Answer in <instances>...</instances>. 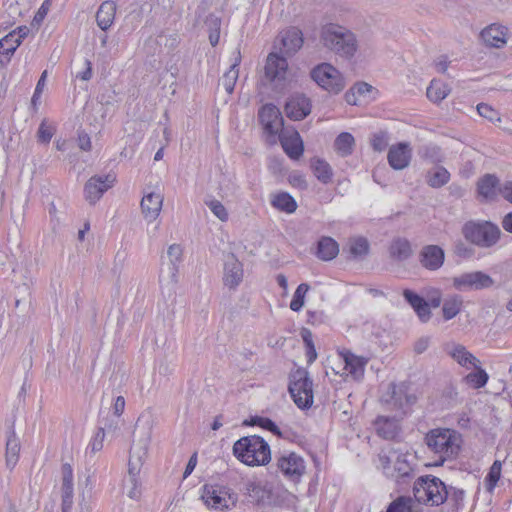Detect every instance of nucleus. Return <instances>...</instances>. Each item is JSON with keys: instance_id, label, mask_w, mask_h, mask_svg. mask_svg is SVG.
<instances>
[{"instance_id": "obj_44", "label": "nucleus", "mask_w": 512, "mask_h": 512, "mask_svg": "<svg viewBox=\"0 0 512 512\" xmlns=\"http://www.w3.org/2000/svg\"><path fill=\"white\" fill-rule=\"evenodd\" d=\"M244 425H256L267 431H270L273 435L282 438L283 434L280 428L276 425V423L267 417L254 416L250 419V421L245 420Z\"/></svg>"}, {"instance_id": "obj_15", "label": "nucleus", "mask_w": 512, "mask_h": 512, "mask_svg": "<svg viewBox=\"0 0 512 512\" xmlns=\"http://www.w3.org/2000/svg\"><path fill=\"white\" fill-rule=\"evenodd\" d=\"M284 111L293 121L303 120L311 113V101L303 94H296L287 100Z\"/></svg>"}, {"instance_id": "obj_41", "label": "nucleus", "mask_w": 512, "mask_h": 512, "mask_svg": "<svg viewBox=\"0 0 512 512\" xmlns=\"http://www.w3.org/2000/svg\"><path fill=\"white\" fill-rule=\"evenodd\" d=\"M450 173L444 167H436L429 170L426 175V182L432 188H440L448 183Z\"/></svg>"}, {"instance_id": "obj_27", "label": "nucleus", "mask_w": 512, "mask_h": 512, "mask_svg": "<svg viewBox=\"0 0 512 512\" xmlns=\"http://www.w3.org/2000/svg\"><path fill=\"white\" fill-rule=\"evenodd\" d=\"M447 353L463 367H476L479 364V360L461 344H453L451 349H447Z\"/></svg>"}, {"instance_id": "obj_54", "label": "nucleus", "mask_w": 512, "mask_h": 512, "mask_svg": "<svg viewBox=\"0 0 512 512\" xmlns=\"http://www.w3.org/2000/svg\"><path fill=\"white\" fill-rule=\"evenodd\" d=\"M52 5V0H44L38 11L36 12L33 18V24L40 25L48 14L50 7Z\"/></svg>"}, {"instance_id": "obj_34", "label": "nucleus", "mask_w": 512, "mask_h": 512, "mask_svg": "<svg viewBox=\"0 0 512 512\" xmlns=\"http://www.w3.org/2000/svg\"><path fill=\"white\" fill-rule=\"evenodd\" d=\"M499 185V180L495 175L486 174L477 183V190L479 195L485 199H494L496 196V188Z\"/></svg>"}, {"instance_id": "obj_39", "label": "nucleus", "mask_w": 512, "mask_h": 512, "mask_svg": "<svg viewBox=\"0 0 512 512\" xmlns=\"http://www.w3.org/2000/svg\"><path fill=\"white\" fill-rule=\"evenodd\" d=\"M271 204L276 209L289 214L295 212L297 209V202L287 192H281L276 194L271 200Z\"/></svg>"}, {"instance_id": "obj_7", "label": "nucleus", "mask_w": 512, "mask_h": 512, "mask_svg": "<svg viewBox=\"0 0 512 512\" xmlns=\"http://www.w3.org/2000/svg\"><path fill=\"white\" fill-rule=\"evenodd\" d=\"M392 455H379V461L383 473L396 482L405 484L414 476V469L408 460L409 455L395 451L390 452Z\"/></svg>"}, {"instance_id": "obj_22", "label": "nucleus", "mask_w": 512, "mask_h": 512, "mask_svg": "<svg viewBox=\"0 0 512 512\" xmlns=\"http://www.w3.org/2000/svg\"><path fill=\"white\" fill-rule=\"evenodd\" d=\"M163 203V197L154 192L145 194L141 200V209L144 217L148 221L155 220L161 211Z\"/></svg>"}, {"instance_id": "obj_6", "label": "nucleus", "mask_w": 512, "mask_h": 512, "mask_svg": "<svg viewBox=\"0 0 512 512\" xmlns=\"http://www.w3.org/2000/svg\"><path fill=\"white\" fill-rule=\"evenodd\" d=\"M312 386V380L305 369L298 368L290 374L288 390L298 408L308 409L312 406L314 398Z\"/></svg>"}, {"instance_id": "obj_19", "label": "nucleus", "mask_w": 512, "mask_h": 512, "mask_svg": "<svg viewBox=\"0 0 512 512\" xmlns=\"http://www.w3.org/2000/svg\"><path fill=\"white\" fill-rule=\"evenodd\" d=\"M242 279L243 265L234 254H230L224 264V284L231 289H235L242 282Z\"/></svg>"}, {"instance_id": "obj_42", "label": "nucleus", "mask_w": 512, "mask_h": 512, "mask_svg": "<svg viewBox=\"0 0 512 512\" xmlns=\"http://www.w3.org/2000/svg\"><path fill=\"white\" fill-rule=\"evenodd\" d=\"M463 299L459 295H453L443 302L442 312L445 320L453 319L461 311Z\"/></svg>"}, {"instance_id": "obj_37", "label": "nucleus", "mask_w": 512, "mask_h": 512, "mask_svg": "<svg viewBox=\"0 0 512 512\" xmlns=\"http://www.w3.org/2000/svg\"><path fill=\"white\" fill-rule=\"evenodd\" d=\"M354 146L355 139L349 132L340 133L334 141V148L336 152L342 157L351 155L353 153Z\"/></svg>"}, {"instance_id": "obj_48", "label": "nucleus", "mask_w": 512, "mask_h": 512, "mask_svg": "<svg viewBox=\"0 0 512 512\" xmlns=\"http://www.w3.org/2000/svg\"><path fill=\"white\" fill-rule=\"evenodd\" d=\"M310 286L306 283H301L296 288L293 298L290 302L291 310L298 312L304 305V298L306 293L308 292Z\"/></svg>"}, {"instance_id": "obj_5", "label": "nucleus", "mask_w": 512, "mask_h": 512, "mask_svg": "<svg viewBox=\"0 0 512 512\" xmlns=\"http://www.w3.org/2000/svg\"><path fill=\"white\" fill-rule=\"evenodd\" d=\"M447 485L432 475L419 477L413 486V494L418 503L440 506L447 501Z\"/></svg>"}, {"instance_id": "obj_25", "label": "nucleus", "mask_w": 512, "mask_h": 512, "mask_svg": "<svg viewBox=\"0 0 512 512\" xmlns=\"http://www.w3.org/2000/svg\"><path fill=\"white\" fill-rule=\"evenodd\" d=\"M116 13V4L113 1H104L97 10V25L104 31L109 29L114 22Z\"/></svg>"}, {"instance_id": "obj_20", "label": "nucleus", "mask_w": 512, "mask_h": 512, "mask_svg": "<svg viewBox=\"0 0 512 512\" xmlns=\"http://www.w3.org/2000/svg\"><path fill=\"white\" fill-rule=\"evenodd\" d=\"M287 68L288 63L285 57L276 53H270L265 65V77L271 82L283 80L285 78Z\"/></svg>"}, {"instance_id": "obj_33", "label": "nucleus", "mask_w": 512, "mask_h": 512, "mask_svg": "<svg viewBox=\"0 0 512 512\" xmlns=\"http://www.w3.org/2000/svg\"><path fill=\"white\" fill-rule=\"evenodd\" d=\"M390 256L397 261H405L412 255L410 242L406 238H395L389 247Z\"/></svg>"}, {"instance_id": "obj_23", "label": "nucleus", "mask_w": 512, "mask_h": 512, "mask_svg": "<svg viewBox=\"0 0 512 512\" xmlns=\"http://www.w3.org/2000/svg\"><path fill=\"white\" fill-rule=\"evenodd\" d=\"M342 358L345 362V370L350 374L355 380H359L363 377L365 366L368 360L364 357L356 356L350 351H346L341 353Z\"/></svg>"}, {"instance_id": "obj_51", "label": "nucleus", "mask_w": 512, "mask_h": 512, "mask_svg": "<svg viewBox=\"0 0 512 512\" xmlns=\"http://www.w3.org/2000/svg\"><path fill=\"white\" fill-rule=\"evenodd\" d=\"M167 254H168V257L170 258V262H171L170 269L172 270V275H173V277H175L176 272H177L176 264L178 262H180L181 257H182V248L180 247V245L172 244L169 246Z\"/></svg>"}, {"instance_id": "obj_58", "label": "nucleus", "mask_w": 512, "mask_h": 512, "mask_svg": "<svg viewBox=\"0 0 512 512\" xmlns=\"http://www.w3.org/2000/svg\"><path fill=\"white\" fill-rule=\"evenodd\" d=\"M429 344H430V337H428V336L420 337L414 344V352L416 354L424 353L428 349Z\"/></svg>"}, {"instance_id": "obj_26", "label": "nucleus", "mask_w": 512, "mask_h": 512, "mask_svg": "<svg viewBox=\"0 0 512 512\" xmlns=\"http://www.w3.org/2000/svg\"><path fill=\"white\" fill-rule=\"evenodd\" d=\"M377 434L386 440L394 439L399 433V426L395 418L379 416L375 421Z\"/></svg>"}, {"instance_id": "obj_8", "label": "nucleus", "mask_w": 512, "mask_h": 512, "mask_svg": "<svg viewBox=\"0 0 512 512\" xmlns=\"http://www.w3.org/2000/svg\"><path fill=\"white\" fill-rule=\"evenodd\" d=\"M151 440V428L146 427L142 435L134 440L130 448V458L128 463V477L125 480L126 485H135L137 476L147 457L148 447Z\"/></svg>"}, {"instance_id": "obj_60", "label": "nucleus", "mask_w": 512, "mask_h": 512, "mask_svg": "<svg viewBox=\"0 0 512 512\" xmlns=\"http://www.w3.org/2000/svg\"><path fill=\"white\" fill-rule=\"evenodd\" d=\"M499 192L502 197L512 204V181H506L499 187Z\"/></svg>"}, {"instance_id": "obj_17", "label": "nucleus", "mask_w": 512, "mask_h": 512, "mask_svg": "<svg viewBox=\"0 0 512 512\" xmlns=\"http://www.w3.org/2000/svg\"><path fill=\"white\" fill-rule=\"evenodd\" d=\"M445 252L438 245H426L419 253V262L428 270L435 271L444 264Z\"/></svg>"}, {"instance_id": "obj_32", "label": "nucleus", "mask_w": 512, "mask_h": 512, "mask_svg": "<svg viewBox=\"0 0 512 512\" xmlns=\"http://www.w3.org/2000/svg\"><path fill=\"white\" fill-rule=\"evenodd\" d=\"M281 144L285 153L293 160H298L304 152V144L298 132L282 139Z\"/></svg>"}, {"instance_id": "obj_1", "label": "nucleus", "mask_w": 512, "mask_h": 512, "mask_svg": "<svg viewBox=\"0 0 512 512\" xmlns=\"http://www.w3.org/2000/svg\"><path fill=\"white\" fill-rule=\"evenodd\" d=\"M320 42L329 52L345 60L353 59L359 48L356 34L336 23L322 26Z\"/></svg>"}, {"instance_id": "obj_52", "label": "nucleus", "mask_w": 512, "mask_h": 512, "mask_svg": "<svg viewBox=\"0 0 512 512\" xmlns=\"http://www.w3.org/2000/svg\"><path fill=\"white\" fill-rule=\"evenodd\" d=\"M477 111L480 116L488 119L489 121H499V113L486 103H480L477 105Z\"/></svg>"}, {"instance_id": "obj_9", "label": "nucleus", "mask_w": 512, "mask_h": 512, "mask_svg": "<svg viewBox=\"0 0 512 512\" xmlns=\"http://www.w3.org/2000/svg\"><path fill=\"white\" fill-rule=\"evenodd\" d=\"M201 499L208 508L228 509L237 502V494L226 485L207 483L202 487Z\"/></svg>"}, {"instance_id": "obj_14", "label": "nucleus", "mask_w": 512, "mask_h": 512, "mask_svg": "<svg viewBox=\"0 0 512 512\" xmlns=\"http://www.w3.org/2000/svg\"><path fill=\"white\" fill-rule=\"evenodd\" d=\"M383 401L395 409L404 410L416 402V397L408 393V386L405 383L399 385L392 383L386 395L383 396Z\"/></svg>"}, {"instance_id": "obj_63", "label": "nucleus", "mask_w": 512, "mask_h": 512, "mask_svg": "<svg viewBox=\"0 0 512 512\" xmlns=\"http://www.w3.org/2000/svg\"><path fill=\"white\" fill-rule=\"evenodd\" d=\"M79 147L84 151L91 149L90 137L87 134H80L78 137Z\"/></svg>"}, {"instance_id": "obj_64", "label": "nucleus", "mask_w": 512, "mask_h": 512, "mask_svg": "<svg viewBox=\"0 0 512 512\" xmlns=\"http://www.w3.org/2000/svg\"><path fill=\"white\" fill-rule=\"evenodd\" d=\"M502 227L505 231L512 233V212H509L503 217Z\"/></svg>"}, {"instance_id": "obj_57", "label": "nucleus", "mask_w": 512, "mask_h": 512, "mask_svg": "<svg viewBox=\"0 0 512 512\" xmlns=\"http://www.w3.org/2000/svg\"><path fill=\"white\" fill-rule=\"evenodd\" d=\"M387 146V137L383 132L374 134L372 139V147L375 151H383Z\"/></svg>"}, {"instance_id": "obj_12", "label": "nucleus", "mask_w": 512, "mask_h": 512, "mask_svg": "<svg viewBox=\"0 0 512 512\" xmlns=\"http://www.w3.org/2000/svg\"><path fill=\"white\" fill-rule=\"evenodd\" d=\"M116 178L112 174L92 176L85 184V198L90 204H95L102 195L113 186Z\"/></svg>"}, {"instance_id": "obj_46", "label": "nucleus", "mask_w": 512, "mask_h": 512, "mask_svg": "<svg viewBox=\"0 0 512 512\" xmlns=\"http://www.w3.org/2000/svg\"><path fill=\"white\" fill-rule=\"evenodd\" d=\"M501 477V462L495 460L484 479V485L489 493H492Z\"/></svg>"}, {"instance_id": "obj_55", "label": "nucleus", "mask_w": 512, "mask_h": 512, "mask_svg": "<svg viewBox=\"0 0 512 512\" xmlns=\"http://www.w3.org/2000/svg\"><path fill=\"white\" fill-rule=\"evenodd\" d=\"M37 136L39 142L49 143L53 136V129L43 121L39 126Z\"/></svg>"}, {"instance_id": "obj_11", "label": "nucleus", "mask_w": 512, "mask_h": 512, "mask_svg": "<svg viewBox=\"0 0 512 512\" xmlns=\"http://www.w3.org/2000/svg\"><path fill=\"white\" fill-rule=\"evenodd\" d=\"M494 284V280L482 271L463 273L453 278V286L455 289L464 290H481L489 288Z\"/></svg>"}, {"instance_id": "obj_24", "label": "nucleus", "mask_w": 512, "mask_h": 512, "mask_svg": "<svg viewBox=\"0 0 512 512\" xmlns=\"http://www.w3.org/2000/svg\"><path fill=\"white\" fill-rule=\"evenodd\" d=\"M281 43L285 54H294L303 45V34L301 30L292 27L284 31L281 35Z\"/></svg>"}, {"instance_id": "obj_29", "label": "nucleus", "mask_w": 512, "mask_h": 512, "mask_svg": "<svg viewBox=\"0 0 512 512\" xmlns=\"http://www.w3.org/2000/svg\"><path fill=\"white\" fill-rule=\"evenodd\" d=\"M480 35L485 44L490 47L500 48L506 44L505 32L495 24L483 29Z\"/></svg>"}, {"instance_id": "obj_2", "label": "nucleus", "mask_w": 512, "mask_h": 512, "mask_svg": "<svg viewBox=\"0 0 512 512\" xmlns=\"http://www.w3.org/2000/svg\"><path fill=\"white\" fill-rule=\"evenodd\" d=\"M425 443L429 450L439 456L435 466H441L446 460H452L460 452L461 434L449 428H435L425 436Z\"/></svg>"}, {"instance_id": "obj_50", "label": "nucleus", "mask_w": 512, "mask_h": 512, "mask_svg": "<svg viewBox=\"0 0 512 512\" xmlns=\"http://www.w3.org/2000/svg\"><path fill=\"white\" fill-rule=\"evenodd\" d=\"M453 252L456 256L464 259L471 258L475 254L474 248L462 240H458L454 243Z\"/></svg>"}, {"instance_id": "obj_40", "label": "nucleus", "mask_w": 512, "mask_h": 512, "mask_svg": "<svg viewBox=\"0 0 512 512\" xmlns=\"http://www.w3.org/2000/svg\"><path fill=\"white\" fill-rule=\"evenodd\" d=\"M450 93V89L447 84L433 79L427 88L426 95L429 100L434 103L441 102Z\"/></svg>"}, {"instance_id": "obj_10", "label": "nucleus", "mask_w": 512, "mask_h": 512, "mask_svg": "<svg viewBox=\"0 0 512 512\" xmlns=\"http://www.w3.org/2000/svg\"><path fill=\"white\" fill-rule=\"evenodd\" d=\"M311 78L324 90L338 94L345 88V80L341 72L330 63H321L310 72Z\"/></svg>"}, {"instance_id": "obj_35", "label": "nucleus", "mask_w": 512, "mask_h": 512, "mask_svg": "<svg viewBox=\"0 0 512 512\" xmlns=\"http://www.w3.org/2000/svg\"><path fill=\"white\" fill-rule=\"evenodd\" d=\"M240 62L241 54L240 50H237L234 63L221 78V85L224 87L228 94H231L234 91V87L239 75L238 66L240 65Z\"/></svg>"}, {"instance_id": "obj_62", "label": "nucleus", "mask_w": 512, "mask_h": 512, "mask_svg": "<svg viewBox=\"0 0 512 512\" xmlns=\"http://www.w3.org/2000/svg\"><path fill=\"white\" fill-rule=\"evenodd\" d=\"M206 24L209 26L210 31H220L221 19L214 15H209Z\"/></svg>"}, {"instance_id": "obj_36", "label": "nucleus", "mask_w": 512, "mask_h": 512, "mask_svg": "<svg viewBox=\"0 0 512 512\" xmlns=\"http://www.w3.org/2000/svg\"><path fill=\"white\" fill-rule=\"evenodd\" d=\"M311 168L315 177L323 184H328L332 180L333 170L330 164L320 158H314L311 161Z\"/></svg>"}, {"instance_id": "obj_31", "label": "nucleus", "mask_w": 512, "mask_h": 512, "mask_svg": "<svg viewBox=\"0 0 512 512\" xmlns=\"http://www.w3.org/2000/svg\"><path fill=\"white\" fill-rule=\"evenodd\" d=\"M19 46L20 40L16 39V31H12L0 39V62H9Z\"/></svg>"}, {"instance_id": "obj_18", "label": "nucleus", "mask_w": 512, "mask_h": 512, "mask_svg": "<svg viewBox=\"0 0 512 512\" xmlns=\"http://www.w3.org/2000/svg\"><path fill=\"white\" fill-rule=\"evenodd\" d=\"M412 149L409 143L400 142L390 147L387 155L388 163L394 170H403L411 161Z\"/></svg>"}, {"instance_id": "obj_47", "label": "nucleus", "mask_w": 512, "mask_h": 512, "mask_svg": "<svg viewBox=\"0 0 512 512\" xmlns=\"http://www.w3.org/2000/svg\"><path fill=\"white\" fill-rule=\"evenodd\" d=\"M474 368L476 369V371L469 373L465 377V380L473 388L479 389L487 384L489 376L487 372L484 369H482L478 364H476V367Z\"/></svg>"}, {"instance_id": "obj_53", "label": "nucleus", "mask_w": 512, "mask_h": 512, "mask_svg": "<svg viewBox=\"0 0 512 512\" xmlns=\"http://www.w3.org/2000/svg\"><path fill=\"white\" fill-rule=\"evenodd\" d=\"M208 206L213 214L221 221H226L228 219V212L220 201L212 200L209 202Z\"/></svg>"}, {"instance_id": "obj_43", "label": "nucleus", "mask_w": 512, "mask_h": 512, "mask_svg": "<svg viewBox=\"0 0 512 512\" xmlns=\"http://www.w3.org/2000/svg\"><path fill=\"white\" fill-rule=\"evenodd\" d=\"M447 496L451 512H460L464 507L465 491L457 487L448 486Z\"/></svg>"}, {"instance_id": "obj_16", "label": "nucleus", "mask_w": 512, "mask_h": 512, "mask_svg": "<svg viewBox=\"0 0 512 512\" xmlns=\"http://www.w3.org/2000/svg\"><path fill=\"white\" fill-rule=\"evenodd\" d=\"M278 469L289 478H299L305 472L304 460L294 452L280 456L277 459Z\"/></svg>"}, {"instance_id": "obj_56", "label": "nucleus", "mask_w": 512, "mask_h": 512, "mask_svg": "<svg viewBox=\"0 0 512 512\" xmlns=\"http://www.w3.org/2000/svg\"><path fill=\"white\" fill-rule=\"evenodd\" d=\"M105 437L104 428H99L92 442L90 443V449L92 453H96L103 448V441Z\"/></svg>"}, {"instance_id": "obj_4", "label": "nucleus", "mask_w": 512, "mask_h": 512, "mask_svg": "<svg viewBox=\"0 0 512 512\" xmlns=\"http://www.w3.org/2000/svg\"><path fill=\"white\" fill-rule=\"evenodd\" d=\"M461 232L470 244L484 249L495 246L502 235L495 223L485 220H469L464 223Z\"/></svg>"}, {"instance_id": "obj_3", "label": "nucleus", "mask_w": 512, "mask_h": 512, "mask_svg": "<svg viewBox=\"0 0 512 512\" xmlns=\"http://www.w3.org/2000/svg\"><path fill=\"white\" fill-rule=\"evenodd\" d=\"M232 452L237 460L247 466H264L271 461L270 446L258 435L241 437L233 444Z\"/></svg>"}, {"instance_id": "obj_28", "label": "nucleus", "mask_w": 512, "mask_h": 512, "mask_svg": "<svg viewBox=\"0 0 512 512\" xmlns=\"http://www.w3.org/2000/svg\"><path fill=\"white\" fill-rule=\"evenodd\" d=\"M20 452V441L13 427L9 430L6 441V465L12 469L17 464Z\"/></svg>"}, {"instance_id": "obj_13", "label": "nucleus", "mask_w": 512, "mask_h": 512, "mask_svg": "<svg viewBox=\"0 0 512 512\" xmlns=\"http://www.w3.org/2000/svg\"><path fill=\"white\" fill-rule=\"evenodd\" d=\"M258 118L265 131L270 135L277 134L283 128L284 119L274 104L263 105L258 112Z\"/></svg>"}, {"instance_id": "obj_59", "label": "nucleus", "mask_w": 512, "mask_h": 512, "mask_svg": "<svg viewBox=\"0 0 512 512\" xmlns=\"http://www.w3.org/2000/svg\"><path fill=\"white\" fill-rule=\"evenodd\" d=\"M351 88L358 96H365L367 93L373 90V87L366 82H358Z\"/></svg>"}, {"instance_id": "obj_45", "label": "nucleus", "mask_w": 512, "mask_h": 512, "mask_svg": "<svg viewBox=\"0 0 512 512\" xmlns=\"http://www.w3.org/2000/svg\"><path fill=\"white\" fill-rule=\"evenodd\" d=\"M386 512H418L411 497L400 496L392 501Z\"/></svg>"}, {"instance_id": "obj_21", "label": "nucleus", "mask_w": 512, "mask_h": 512, "mask_svg": "<svg viewBox=\"0 0 512 512\" xmlns=\"http://www.w3.org/2000/svg\"><path fill=\"white\" fill-rule=\"evenodd\" d=\"M403 297L414 309L421 322L425 323L431 318L429 303L424 297L410 289H405L403 291Z\"/></svg>"}, {"instance_id": "obj_49", "label": "nucleus", "mask_w": 512, "mask_h": 512, "mask_svg": "<svg viewBox=\"0 0 512 512\" xmlns=\"http://www.w3.org/2000/svg\"><path fill=\"white\" fill-rule=\"evenodd\" d=\"M349 250L354 257L365 256L369 252V243L363 237L352 239Z\"/></svg>"}, {"instance_id": "obj_61", "label": "nucleus", "mask_w": 512, "mask_h": 512, "mask_svg": "<svg viewBox=\"0 0 512 512\" xmlns=\"http://www.w3.org/2000/svg\"><path fill=\"white\" fill-rule=\"evenodd\" d=\"M197 465V453H193L188 460L185 471L183 473V478H187L195 469Z\"/></svg>"}, {"instance_id": "obj_38", "label": "nucleus", "mask_w": 512, "mask_h": 512, "mask_svg": "<svg viewBox=\"0 0 512 512\" xmlns=\"http://www.w3.org/2000/svg\"><path fill=\"white\" fill-rule=\"evenodd\" d=\"M73 470L70 464L65 463L62 465V498L69 504L70 499H73Z\"/></svg>"}, {"instance_id": "obj_30", "label": "nucleus", "mask_w": 512, "mask_h": 512, "mask_svg": "<svg viewBox=\"0 0 512 512\" xmlns=\"http://www.w3.org/2000/svg\"><path fill=\"white\" fill-rule=\"evenodd\" d=\"M339 253L338 243L331 237H322L317 243L316 256L323 261L334 259Z\"/></svg>"}]
</instances>
